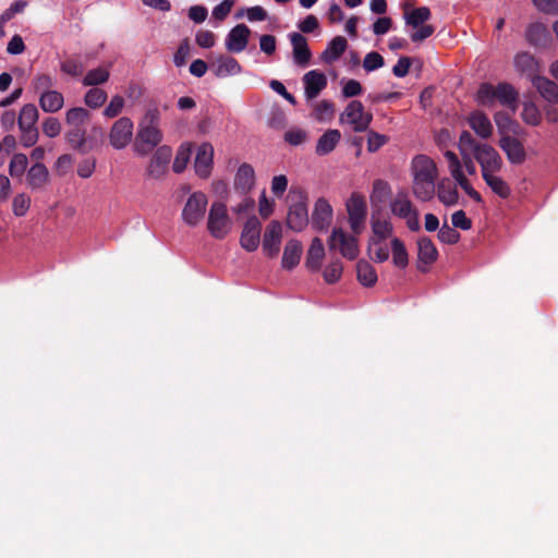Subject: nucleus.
Listing matches in <instances>:
<instances>
[{
  "instance_id": "4468645a",
  "label": "nucleus",
  "mask_w": 558,
  "mask_h": 558,
  "mask_svg": "<svg viewBox=\"0 0 558 558\" xmlns=\"http://www.w3.org/2000/svg\"><path fill=\"white\" fill-rule=\"evenodd\" d=\"M214 147L210 143H202L196 151L194 168L199 178L207 179L213 170Z\"/></svg>"
},
{
  "instance_id": "2eb2a0df",
  "label": "nucleus",
  "mask_w": 558,
  "mask_h": 558,
  "mask_svg": "<svg viewBox=\"0 0 558 558\" xmlns=\"http://www.w3.org/2000/svg\"><path fill=\"white\" fill-rule=\"evenodd\" d=\"M282 239V226L279 221L272 220L267 226L263 238V251L269 257H275L280 251Z\"/></svg>"
},
{
  "instance_id": "aec40b11",
  "label": "nucleus",
  "mask_w": 558,
  "mask_h": 558,
  "mask_svg": "<svg viewBox=\"0 0 558 558\" xmlns=\"http://www.w3.org/2000/svg\"><path fill=\"white\" fill-rule=\"evenodd\" d=\"M305 95L308 99L316 98L319 93L327 86V77L324 73L316 70L307 72L303 76Z\"/></svg>"
},
{
  "instance_id": "72a5a7b5",
  "label": "nucleus",
  "mask_w": 558,
  "mask_h": 558,
  "mask_svg": "<svg viewBox=\"0 0 558 558\" xmlns=\"http://www.w3.org/2000/svg\"><path fill=\"white\" fill-rule=\"evenodd\" d=\"M437 196L438 199L445 205V206H453L459 201V193L457 190V186L453 185L448 180H442L437 185Z\"/></svg>"
},
{
  "instance_id": "6e6552de",
  "label": "nucleus",
  "mask_w": 558,
  "mask_h": 558,
  "mask_svg": "<svg viewBox=\"0 0 558 558\" xmlns=\"http://www.w3.org/2000/svg\"><path fill=\"white\" fill-rule=\"evenodd\" d=\"M208 201L203 192H194L187 198L183 210L182 219L190 226H197L204 218Z\"/></svg>"
},
{
  "instance_id": "f8f14e48",
  "label": "nucleus",
  "mask_w": 558,
  "mask_h": 558,
  "mask_svg": "<svg viewBox=\"0 0 558 558\" xmlns=\"http://www.w3.org/2000/svg\"><path fill=\"white\" fill-rule=\"evenodd\" d=\"M262 223L256 216H251L244 223L240 236L242 248L247 252H255L260 243Z\"/></svg>"
},
{
  "instance_id": "603ef678",
  "label": "nucleus",
  "mask_w": 558,
  "mask_h": 558,
  "mask_svg": "<svg viewBox=\"0 0 558 558\" xmlns=\"http://www.w3.org/2000/svg\"><path fill=\"white\" fill-rule=\"evenodd\" d=\"M86 130L84 128H72L66 133V140L71 147L77 150H83L85 146Z\"/></svg>"
},
{
  "instance_id": "0e129e2a",
  "label": "nucleus",
  "mask_w": 558,
  "mask_h": 558,
  "mask_svg": "<svg viewBox=\"0 0 558 558\" xmlns=\"http://www.w3.org/2000/svg\"><path fill=\"white\" fill-rule=\"evenodd\" d=\"M43 132L48 137H57L61 132V123L54 117H48L43 122Z\"/></svg>"
},
{
  "instance_id": "bf43d9fd",
  "label": "nucleus",
  "mask_w": 558,
  "mask_h": 558,
  "mask_svg": "<svg viewBox=\"0 0 558 558\" xmlns=\"http://www.w3.org/2000/svg\"><path fill=\"white\" fill-rule=\"evenodd\" d=\"M522 119L531 125H537L541 121V116L536 106L532 102H525L522 111Z\"/></svg>"
},
{
  "instance_id": "7ed1b4c3",
  "label": "nucleus",
  "mask_w": 558,
  "mask_h": 558,
  "mask_svg": "<svg viewBox=\"0 0 558 558\" xmlns=\"http://www.w3.org/2000/svg\"><path fill=\"white\" fill-rule=\"evenodd\" d=\"M307 195L302 189H291L288 194L289 211L287 226L295 232L302 231L308 223Z\"/></svg>"
},
{
  "instance_id": "a19ab883",
  "label": "nucleus",
  "mask_w": 558,
  "mask_h": 558,
  "mask_svg": "<svg viewBox=\"0 0 558 558\" xmlns=\"http://www.w3.org/2000/svg\"><path fill=\"white\" fill-rule=\"evenodd\" d=\"M430 10L427 7H420L404 15L405 24L414 28L424 25L430 19Z\"/></svg>"
},
{
  "instance_id": "a878e982",
  "label": "nucleus",
  "mask_w": 558,
  "mask_h": 558,
  "mask_svg": "<svg viewBox=\"0 0 558 558\" xmlns=\"http://www.w3.org/2000/svg\"><path fill=\"white\" fill-rule=\"evenodd\" d=\"M541 96L551 104H558V85L545 76H536L532 82Z\"/></svg>"
},
{
  "instance_id": "423d86ee",
  "label": "nucleus",
  "mask_w": 558,
  "mask_h": 558,
  "mask_svg": "<svg viewBox=\"0 0 558 558\" xmlns=\"http://www.w3.org/2000/svg\"><path fill=\"white\" fill-rule=\"evenodd\" d=\"M373 120L372 113L365 112L363 104L352 100L340 116V122L351 125L354 132H364Z\"/></svg>"
},
{
  "instance_id": "b1692460",
  "label": "nucleus",
  "mask_w": 558,
  "mask_h": 558,
  "mask_svg": "<svg viewBox=\"0 0 558 558\" xmlns=\"http://www.w3.org/2000/svg\"><path fill=\"white\" fill-rule=\"evenodd\" d=\"M514 66L518 72H520L522 75H525L526 77L531 78L533 82V78L536 77L539 64L538 61L535 59L534 56L531 53L523 51L517 53L514 57Z\"/></svg>"
},
{
  "instance_id": "9d476101",
  "label": "nucleus",
  "mask_w": 558,
  "mask_h": 558,
  "mask_svg": "<svg viewBox=\"0 0 558 558\" xmlns=\"http://www.w3.org/2000/svg\"><path fill=\"white\" fill-rule=\"evenodd\" d=\"M172 157V149L168 145L156 148L146 168L148 178L160 180L168 171L169 162Z\"/></svg>"
},
{
  "instance_id": "7c9ffc66",
  "label": "nucleus",
  "mask_w": 558,
  "mask_h": 558,
  "mask_svg": "<svg viewBox=\"0 0 558 558\" xmlns=\"http://www.w3.org/2000/svg\"><path fill=\"white\" fill-rule=\"evenodd\" d=\"M391 213L398 218H407L410 214H412L416 208L413 206L412 202L409 199V196L405 192H398L397 196L390 203Z\"/></svg>"
},
{
  "instance_id": "052dcab7",
  "label": "nucleus",
  "mask_w": 558,
  "mask_h": 558,
  "mask_svg": "<svg viewBox=\"0 0 558 558\" xmlns=\"http://www.w3.org/2000/svg\"><path fill=\"white\" fill-rule=\"evenodd\" d=\"M20 131H21L20 141L24 147H32L38 142L39 132L36 126L20 129Z\"/></svg>"
},
{
  "instance_id": "680f3d73",
  "label": "nucleus",
  "mask_w": 558,
  "mask_h": 558,
  "mask_svg": "<svg viewBox=\"0 0 558 558\" xmlns=\"http://www.w3.org/2000/svg\"><path fill=\"white\" fill-rule=\"evenodd\" d=\"M385 61L381 54L376 51L368 52L363 61V68L367 71H375L384 65Z\"/></svg>"
},
{
  "instance_id": "4d7b16f0",
  "label": "nucleus",
  "mask_w": 558,
  "mask_h": 558,
  "mask_svg": "<svg viewBox=\"0 0 558 558\" xmlns=\"http://www.w3.org/2000/svg\"><path fill=\"white\" fill-rule=\"evenodd\" d=\"M494 121L501 136L506 135L509 131H511V125L513 124V121L508 112L497 111L494 114Z\"/></svg>"
},
{
  "instance_id": "3c124183",
  "label": "nucleus",
  "mask_w": 558,
  "mask_h": 558,
  "mask_svg": "<svg viewBox=\"0 0 558 558\" xmlns=\"http://www.w3.org/2000/svg\"><path fill=\"white\" fill-rule=\"evenodd\" d=\"M484 143H478L469 131H463L460 134L459 149L461 155L469 154V151H472L474 154L477 147H480Z\"/></svg>"
},
{
  "instance_id": "a18cd8bd",
  "label": "nucleus",
  "mask_w": 558,
  "mask_h": 558,
  "mask_svg": "<svg viewBox=\"0 0 558 558\" xmlns=\"http://www.w3.org/2000/svg\"><path fill=\"white\" fill-rule=\"evenodd\" d=\"M28 165V159L23 153L13 154L11 161L9 163V173L12 178L21 179L25 173V170Z\"/></svg>"
},
{
  "instance_id": "412c9836",
  "label": "nucleus",
  "mask_w": 558,
  "mask_h": 558,
  "mask_svg": "<svg viewBox=\"0 0 558 558\" xmlns=\"http://www.w3.org/2000/svg\"><path fill=\"white\" fill-rule=\"evenodd\" d=\"M470 128L482 138L487 140L493 134V124L487 114L483 111L475 110L468 118Z\"/></svg>"
},
{
  "instance_id": "49530a36",
  "label": "nucleus",
  "mask_w": 558,
  "mask_h": 558,
  "mask_svg": "<svg viewBox=\"0 0 558 558\" xmlns=\"http://www.w3.org/2000/svg\"><path fill=\"white\" fill-rule=\"evenodd\" d=\"M110 73L107 69L97 68L88 71L82 83L84 86H97L109 80Z\"/></svg>"
},
{
  "instance_id": "f3484780",
  "label": "nucleus",
  "mask_w": 558,
  "mask_h": 558,
  "mask_svg": "<svg viewBox=\"0 0 558 558\" xmlns=\"http://www.w3.org/2000/svg\"><path fill=\"white\" fill-rule=\"evenodd\" d=\"M332 218V208L327 199L318 198L312 214V226L318 231L326 230Z\"/></svg>"
},
{
  "instance_id": "20e7f679",
  "label": "nucleus",
  "mask_w": 558,
  "mask_h": 558,
  "mask_svg": "<svg viewBox=\"0 0 558 558\" xmlns=\"http://www.w3.org/2000/svg\"><path fill=\"white\" fill-rule=\"evenodd\" d=\"M210 235L217 240L225 239L232 229V221L228 215L227 205L214 202L210 206L207 221Z\"/></svg>"
},
{
  "instance_id": "5fc2aeb1",
  "label": "nucleus",
  "mask_w": 558,
  "mask_h": 558,
  "mask_svg": "<svg viewBox=\"0 0 558 558\" xmlns=\"http://www.w3.org/2000/svg\"><path fill=\"white\" fill-rule=\"evenodd\" d=\"M33 87L36 93H46L52 90L54 80L49 74H38L34 77Z\"/></svg>"
},
{
  "instance_id": "9b49d317",
  "label": "nucleus",
  "mask_w": 558,
  "mask_h": 558,
  "mask_svg": "<svg viewBox=\"0 0 558 558\" xmlns=\"http://www.w3.org/2000/svg\"><path fill=\"white\" fill-rule=\"evenodd\" d=\"M133 136V122L130 118L122 117L118 119L111 126L109 141L116 149L126 147Z\"/></svg>"
},
{
  "instance_id": "cd10ccee",
  "label": "nucleus",
  "mask_w": 558,
  "mask_h": 558,
  "mask_svg": "<svg viewBox=\"0 0 558 558\" xmlns=\"http://www.w3.org/2000/svg\"><path fill=\"white\" fill-rule=\"evenodd\" d=\"M324 256L325 247L323 241L319 238H314L307 251L305 266L311 271H318Z\"/></svg>"
},
{
  "instance_id": "f257e3e1",
  "label": "nucleus",
  "mask_w": 558,
  "mask_h": 558,
  "mask_svg": "<svg viewBox=\"0 0 558 558\" xmlns=\"http://www.w3.org/2000/svg\"><path fill=\"white\" fill-rule=\"evenodd\" d=\"M412 173L414 196L422 202L430 201L436 190L437 168L435 162L425 155H418L412 161Z\"/></svg>"
},
{
  "instance_id": "6ab92c4d",
  "label": "nucleus",
  "mask_w": 558,
  "mask_h": 558,
  "mask_svg": "<svg viewBox=\"0 0 558 558\" xmlns=\"http://www.w3.org/2000/svg\"><path fill=\"white\" fill-rule=\"evenodd\" d=\"M525 38L530 45L538 48L547 47L551 39L547 27L539 22L532 23L527 26Z\"/></svg>"
},
{
  "instance_id": "c9c22d12",
  "label": "nucleus",
  "mask_w": 558,
  "mask_h": 558,
  "mask_svg": "<svg viewBox=\"0 0 558 558\" xmlns=\"http://www.w3.org/2000/svg\"><path fill=\"white\" fill-rule=\"evenodd\" d=\"M48 175L47 167L41 162H36L28 170L26 180L32 189H39L47 182Z\"/></svg>"
},
{
  "instance_id": "393cba45",
  "label": "nucleus",
  "mask_w": 558,
  "mask_h": 558,
  "mask_svg": "<svg viewBox=\"0 0 558 558\" xmlns=\"http://www.w3.org/2000/svg\"><path fill=\"white\" fill-rule=\"evenodd\" d=\"M303 253L302 243L299 240L292 239L286 243L281 266L283 269L292 270L295 268L301 259Z\"/></svg>"
},
{
  "instance_id": "f03ea898",
  "label": "nucleus",
  "mask_w": 558,
  "mask_h": 558,
  "mask_svg": "<svg viewBox=\"0 0 558 558\" xmlns=\"http://www.w3.org/2000/svg\"><path fill=\"white\" fill-rule=\"evenodd\" d=\"M478 105L492 107L495 100L509 108L513 113L518 109L519 93L509 83L501 82L497 86L490 83H482L476 94Z\"/></svg>"
},
{
  "instance_id": "dca6fc26",
  "label": "nucleus",
  "mask_w": 558,
  "mask_h": 558,
  "mask_svg": "<svg viewBox=\"0 0 558 558\" xmlns=\"http://www.w3.org/2000/svg\"><path fill=\"white\" fill-rule=\"evenodd\" d=\"M250 35L251 31L245 24L235 25L227 35V50L234 53L242 52L248 44Z\"/></svg>"
},
{
  "instance_id": "69168bd1",
  "label": "nucleus",
  "mask_w": 558,
  "mask_h": 558,
  "mask_svg": "<svg viewBox=\"0 0 558 558\" xmlns=\"http://www.w3.org/2000/svg\"><path fill=\"white\" fill-rule=\"evenodd\" d=\"M452 227L461 230H470L472 228V220L466 217L465 213L460 209L451 216Z\"/></svg>"
},
{
  "instance_id": "2f4dec72",
  "label": "nucleus",
  "mask_w": 558,
  "mask_h": 558,
  "mask_svg": "<svg viewBox=\"0 0 558 558\" xmlns=\"http://www.w3.org/2000/svg\"><path fill=\"white\" fill-rule=\"evenodd\" d=\"M348 47V41L342 36H336L328 44L327 48L322 53V59L326 63H332L338 60Z\"/></svg>"
},
{
  "instance_id": "c85d7f7f",
  "label": "nucleus",
  "mask_w": 558,
  "mask_h": 558,
  "mask_svg": "<svg viewBox=\"0 0 558 558\" xmlns=\"http://www.w3.org/2000/svg\"><path fill=\"white\" fill-rule=\"evenodd\" d=\"M392 225L387 220L372 218V231L374 236L369 239L367 252L371 253L372 247L380 244L381 241L387 239L392 233Z\"/></svg>"
},
{
  "instance_id": "39448f33",
  "label": "nucleus",
  "mask_w": 558,
  "mask_h": 558,
  "mask_svg": "<svg viewBox=\"0 0 558 558\" xmlns=\"http://www.w3.org/2000/svg\"><path fill=\"white\" fill-rule=\"evenodd\" d=\"M162 133L156 125L140 124V129L133 144L134 151L140 156L150 154L162 142Z\"/></svg>"
},
{
  "instance_id": "ddd939ff",
  "label": "nucleus",
  "mask_w": 558,
  "mask_h": 558,
  "mask_svg": "<svg viewBox=\"0 0 558 558\" xmlns=\"http://www.w3.org/2000/svg\"><path fill=\"white\" fill-rule=\"evenodd\" d=\"M507 159L512 165H522L526 159V151L520 140L509 134L502 135L498 142Z\"/></svg>"
},
{
  "instance_id": "ea45409f",
  "label": "nucleus",
  "mask_w": 558,
  "mask_h": 558,
  "mask_svg": "<svg viewBox=\"0 0 558 558\" xmlns=\"http://www.w3.org/2000/svg\"><path fill=\"white\" fill-rule=\"evenodd\" d=\"M90 119V113L83 107H74L66 111L65 123L71 128H84Z\"/></svg>"
},
{
  "instance_id": "4be33fe9",
  "label": "nucleus",
  "mask_w": 558,
  "mask_h": 558,
  "mask_svg": "<svg viewBox=\"0 0 558 558\" xmlns=\"http://www.w3.org/2000/svg\"><path fill=\"white\" fill-rule=\"evenodd\" d=\"M211 70L217 77H227L240 74L242 66L233 57L220 56L213 63Z\"/></svg>"
},
{
  "instance_id": "0eeeda50",
  "label": "nucleus",
  "mask_w": 558,
  "mask_h": 558,
  "mask_svg": "<svg viewBox=\"0 0 558 558\" xmlns=\"http://www.w3.org/2000/svg\"><path fill=\"white\" fill-rule=\"evenodd\" d=\"M329 251L339 250L344 258L350 260L359 256L357 240L354 235H348L341 228H333L328 241Z\"/></svg>"
},
{
  "instance_id": "bb28decb",
  "label": "nucleus",
  "mask_w": 558,
  "mask_h": 558,
  "mask_svg": "<svg viewBox=\"0 0 558 558\" xmlns=\"http://www.w3.org/2000/svg\"><path fill=\"white\" fill-rule=\"evenodd\" d=\"M341 140V133L339 130L330 129L327 130L317 141L315 153L318 156H325L330 154Z\"/></svg>"
},
{
  "instance_id": "4c0bfd02",
  "label": "nucleus",
  "mask_w": 558,
  "mask_h": 558,
  "mask_svg": "<svg viewBox=\"0 0 558 558\" xmlns=\"http://www.w3.org/2000/svg\"><path fill=\"white\" fill-rule=\"evenodd\" d=\"M347 211L349 218L365 219L366 203L364 197L359 193H353L347 202Z\"/></svg>"
},
{
  "instance_id": "79ce46f5",
  "label": "nucleus",
  "mask_w": 558,
  "mask_h": 558,
  "mask_svg": "<svg viewBox=\"0 0 558 558\" xmlns=\"http://www.w3.org/2000/svg\"><path fill=\"white\" fill-rule=\"evenodd\" d=\"M391 250L393 264L401 269L405 268L409 264V255L404 243L400 239L393 238L391 240Z\"/></svg>"
},
{
  "instance_id": "6e6d98bb",
  "label": "nucleus",
  "mask_w": 558,
  "mask_h": 558,
  "mask_svg": "<svg viewBox=\"0 0 558 558\" xmlns=\"http://www.w3.org/2000/svg\"><path fill=\"white\" fill-rule=\"evenodd\" d=\"M452 178L474 202L481 203L483 201L481 194L472 187L463 171H461L459 174L453 175Z\"/></svg>"
},
{
  "instance_id": "a211bd4d",
  "label": "nucleus",
  "mask_w": 558,
  "mask_h": 558,
  "mask_svg": "<svg viewBox=\"0 0 558 558\" xmlns=\"http://www.w3.org/2000/svg\"><path fill=\"white\" fill-rule=\"evenodd\" d=\"M292 45L294 62L300 66H306L312 57L306 38L300 33L289 35Z\"/></svg>"
},
{
  "instance_id": "c756f323",
  "label": "nucleus",
  "mask_w": 558,
  "mask_h": 558,
  "mask_svg": "<svg viewBox=\"0 0 558 558\" xmlns=\"http://www.w3.org/2000/svg\"><path fill=\"white\" fill-rule=\"evenodd\" d=\"M417 258L418 262L429 266L435 263L438 258V251L434 242L427 238H420L417 241Z\"/></svg>"
},
{
  "instance_id": "f704fd0d",
  "label": "nucleus",
  "mask_w": 558,
  "mask_h": 558,
  "mask_svg": "<svg viewBox=\"0 0 558 558\" xmlns=\"http://www.w3.org/2000/svg\"><path fill=\"white\" fill-rule=\"evenodd\" d=\"M356 276L359 282L364 287H373L377 282L375 268L366 260L360 259L356 264Z\"/></svg>"
},
{
  "instance_id": "de8ad7c7",
  "label": "nucleus",
  "mask_w": 558,
  "mask_h": 558,
  "mask_svg": "<svg viewBox=\"0 0 558 558\" xmlns=\"http://www.w3.org/2000/svg\"><path fill=\"white\" fill-rule=\"evenodd\" d=\"M107 100V93L98 87L90 88L84 97L85 105L92 109L100 108Z\"/></svg>"
},
{
  "instance_id": "09e8293b",
  "label": "nucleus",
  "mask_w": 558,
  "mask_h": 558,
  "mask_svg": "<svg viewBox=\"0 0 558 558\" xmlns=\"http://www.w3.org/2000/svg\"><path fill=\"white\" fill-rule=\"evenodd\" d=\"M343 271L342 262L339 258L331 260L329 265L326 266L323 272L324 280L329 283H336L340 280Z\"/></svg>"
},
{
  "instance_id": "774afa93",
  "label": "nucleus",
  "mask_w": 558,
  "mask_h": 558,
  "mask_svg": "<svg viewBox=\"0 0 558 558\" xmlns=\"http://www.w3.org/2000/svg\"><path fill=\"white\" fill-rule=\"evenodd\" d=\"M435 32V27L429 24H424L417 27L415 32L410 35L413 43H421L430 37Z\"/></svg>"
},
{
  "instance_id": "58836bf2",
  "label": "nucleus",
  "mask_w": 558,
  "mask_h": 558,
  "mask_svg": "<svg viewBox=\"0 0 558 558\" xmlns=\"http://www.w3.org/2000/svg\"><path fill=\"white\" fill-rule=\"evenodd\" d=\"M38 117H39V113H38V110L35 105H33V104L24 105L22 107L19 118H17L19 129L36 126Z\"/></svg>"
},
{
  "instance_id": "864d4df0",
  "label": "nucleus",
  "mask_w": 558,
  "mask_h": 558,
  "mask_svg": "<svg viewBox=\"0 0 558 558\" xmlns=\"http://www.w3.org/2000/svg\"><path fill=\"white\" fill-rule=\"evenodd\" d=\"M437 236L440 242L446 244H456L460 240V233L453 227H450L447 222L441 226Z\"/></svg>"
},
{
  "instance_id": "c03bdc74",
  "label": "nucleus",
  "mask_w": 558,
  "mask_h": 558,
  "mask_svg": "<svg viewBox=\"0 0 558 558\" xmlns=\"http://www.w3.org/2000/svg\"><path fill=\"white\" fill-rule=\"evenodd\" d=\"M192 147L191 143H184L179 147L172 165V169L175 173H181L185 170L191 159Z\"/></svg>"
},
{
  "instance_id": "8fccbe9b",
  "label": "nucleus",
  "mask_w": 558,
  "mask_h": 558,
  "mask_svg": "<svg viewBox=\"0 0 558 558\" xmlns=\"http://www.w3.org/2000/svg\"><path fill=\"white\" fill-rule=\"evenodd\" d=\"M60 69L64 74L73 77L81 76L84 72V65L78 58H66L61 62Z\"/></svg>"
},
{
  "instance_id": "473e14b6",
  "label": "nucleus",
  "mask_w": 558,
  "mask_h": 558,
  "mask_svg": "<svg viewBox=\"0 0 558 558\" xmlns=\"http://www.w3.org/2000/svg\"><path fill=\"white\" fill-rule=\"evenodd\" d=\"M64 105L63 95L57 90L40 94L39 106L45 112H58Z\"/></svg>"
},
{
  "instance_id": "e433bc0d",
  "label": "nucleus",
  "mask_w": 558,
  "mask_h": 558,
  "mask_svg": "<svg viewBox=\"0 0 558 558\" xmlns=\"http://www.w3.org/2000/svg\"><path fill=\"white\" fill-rule=\"evenodd\" d=\"M482 178L490 190L499 197L508 198L511 195V189L502 178L497 177L495 173H484V177Z\"/></svg>"
},
{
  "instance_id": "5701e85b",
  "label": "nucleus",
  "mask_w": 558,
  "mask_h": 558,
  "mask_svg": "<svg viewBox=\"0 0 558 558\" xmlns=\"http://www.w3.org/2000/svg\"><path fill=\"white\" fill-rule=\"evenodd\" d=\"M255 184V171L248 163H242L234 177V189L241 194H247Z\"/></svg>"
},
{
  "instance_id": "1a4fd4ad",
  "label": "nucleus",
  "mask_w": 558,
  "mask_h": 558,
  "mask_svg": "<svg viewBox=\"0 0 558 558\" xmlns=\"http://www.w3.org/2000/svg\"><path fill=\"white\" fill-rule=\"evenodd\" d=\"M473 155L475 160L481 166L482 177H484V173H497L502 168L504 162L501 156L493 146L488 144H483L477 147Z\"/></svg>"
},
{
  "instance_id": "37998d69",
  "label": "nucleus",
  "mask_w": 558,
  "mask_h": 558,
  "mask_svg": "<svg viewBox=\"0 0 558 558\" xmlns=\"http://www.w3.org/2000/svg\"><path fill=\"white\" fill-rule=\"evenodd\" d=\"M391 194V187L387 181L377 179L373 183L371 202L373 205L385 203Z\"/></svg>"
},
{
  "instance_id": "e2e57ef3",
  "label": "nucleus",
  "mask_w": 558,
  "mask_h": 558,
  "mask_svg": "<svg viewBox=\"0 0 558 558\" xmlns=\"http://www.w3.org/2000/svg\"><path fill=\"white\" fill-rule=\"evenodd\" d=\"M29 205H31L29 197H27L25 194L16 195L12 202L14 215L17 217L24 216L27 213Z\"/></svg>"
},
{
  "instance_id": "338daca9",
  "label": "nucleus",
  "mask_w": 558,
  "mask_h": 558,
  "mask_svg": "<svg viewBox=\"0 0 558 558\" xmlns=\"http://www.w3.org/2000/svg\"><path fill=\"white\" fill-rule=\"evenodd\" d=\"M386 143H387V137L385 135H381L374 131H371L368 133V138H367V150L369 153H375L380 147H383Z\"/></svg>"
},
{
  "instance_id": "13d9d810",
  "label": "nucleus",
  "mask_w": 558,
  "mask_h": 558,
  "mask_svg": "<svg viewBox=\"0 0 558 558\" xmlns=\"http://www.w3.org/2000/svg\"><path fill=\"white\" fill-rule=\"evenodd\" d=\"M124 107V99L120 95H116L111 98L109 105L104 110V116L107 118L118 117Z\"/></svg>"
}]
</instances>
